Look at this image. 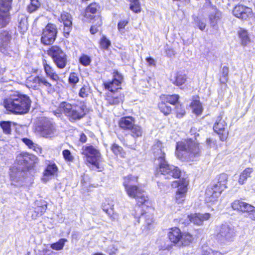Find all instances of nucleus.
<instances>
[{
	"label": "nucleus",
	"mask_w": 255,
	"mask_h": 255,
	"mask_svg": "<svg viewBox=\"0 0 255 255\" xmlns=\"http://www.w3.org/2000/svg\"><path fill=\"white\" fill-rule=\"evenodd\" d=\"M26 83L30 88H32L34 89H39V76L29 77L26 80Z\"/></svg>",
	"instance_id": "nucleus-31"
},
{
	"label": "nucleus",
	"mask_w": 255,
	"mask_h": 255,
	"mask_svg": "<svg viewBox=\"0 0 255 255\" xmlns=\"http://www.w3.org/2000/svg\"><path fill=\"white\" fill-rule=\"evenodd\" d=\"M228 176L225 173L219 175L218 182L209 186L205 193V200L208 203H214L217 201L222 192L227 188Z\"/></svg>",
	"instance_id": "nucleus-7"
},
{
	"label": "nucleus",
	"mask_w": 255,
	"mask_h": 255,
	"mask_svg": "<svg viewBox=\"0 0 255 255\" xmlns=\"http://www.w3.org/2000/svg\"><path fill=\"white\" fill-rule=\"evenodd\" d=\"M81 150L82 154L86 157L87 161L99 169V163L102 161L99 151L92 145L83 146Z\"/></svg>",
	"instance_id": "nucleus-9"
},
{
	"label": "nucleus",
	"mask_w": 255,
	"mask_h": 255,
	"mask_svg": "<svg viewBox=\"0 0 255 255\" xmlns=\"http://www.w3.org/2000/svg\"><path fill=\"white\" fill-rule=\"evenodd\" d=\"M107 251L110 255H114L116 253L117 248H115L114 246H109L108 248Z\"/></svg>",
	"instance_id": "nucleus-58"
},
{
	"label": "nucleus",
	"mask_w": 255,
	"mask_h": 255,
	"mask_svg": "<svg viewBox=\"0 0 255 255\" xmlns=\"http://www.w3.org/2000/svg\"><path fill=\"white\" fill-rule=\"evenodd\" d=\"M229 73V68L227 66H224L222 69V74L225 81L227 80V77Z\"/></svg>",
	"instance_id": "nucleus-57"
},
{
	"label": "nucleus",
	"mask_w": 255,
	"mask_h": 255,
	"mask_svg": "<svg viewBox=\"0 0 255 255\" xmlns=\"http://www.w3.org/2000/svg\"><path fill=\"white\" fill-rule=\"evenodd\" d=\"M167 103L161 101L158 104V108L165 115H169L171 112V108L166 105Z\"/></svg>",
	"instance_id": "nucleus-38"
},
{
	"label": "nucleus",
	"mask_w": 255,
	"mask_h": 255,
	"mask_svg": "<svg viewBox=\"0 0 255 255\" xmlns=\"http://www.w3.org/2000/svg\"><path fill=\"white\" fill-rule=\"evenodd\" d=\"M57 35L56 26L53 24H48L43 29L41 41L44 45L52 44L55 40Z\"/></svg>",
	"instance_id": "nucleus-14"
},
{
	"label": "nucleus",
	"mask_w": 255,
	"mask_h": 255,
	"mask_svg": "<svg viewBox=\"0 0 255 255\" xmlns=\"http://www.w3.org/2000/svg\"><path fill=\"white\" fill-rule=\"evenodd\" d=\"M210 217L211 215L209 213H195L188 216L190 222L197 225H202L204 221L208 220Z\"/></svg>",
	"instance_id": "nucleus-20"
},
{
	"label": "nucleus",
	"mask_w": 255,
	"mask_h": 255,
	"mask_svg": "<svg viewBox=\"0 0 255 255\" xmlns=\"http://www.w3.org/2000/svg\"><path fill=\"white\" fill-rule=\"evenodd\" d=\"M11 38L8 32L3 31L0 33V51L6 54L8 49V43Z\"/></svg>",
	"instance_id": "nucleus-19"
},
{
	"label": "nucleus",
	"mask_w": 255,
	"mask_h": 255,
	"mask_svg": "<svg viewBox=\"0 0 255 255\" xmlns=\"http://www.w3.org/2000/svg\"><path fill=\"white\" fill-rule=\"evenodd\" d=\"M203 255H223L220 252L213 251L212 250H210L209 252H206Z\"/></svg>",
	"instance_id": "nucleus-61"
},
{
	"label": "nucleus",
	"mask_w": 255,
	"mask_h": 255,
	"mask_svg": "<svg viewBox=\"0 0 255 255\" xmlns=\"http://www.w3.org/2000/svg\"><path fill=\"white\" fill-rule=\"evenodd\" d=\"M177 110V117L178 118H181L182 117L185 113V110L184 109H182L181 108V106H180L179 108L178 107H177L176 108Z\"/></svg>",
	"instance_id": "nucleus-59"
},
{
	"label": "nucleus",
	"mask_w": 255,
	"mask_h": 255,
	"mask_svg": "<svg viewBox=\"0 0 255 255\" xmlns=\"http://www.w3.org/2000/svg\"><path fill=\"white\" fill-rule=\"evenodd\" d=\"M188 181L185 179H182L179 182L174 181L172 183V186L174 188H178L176 192L175 200L177 203H182L185 198L187 191Z\"/></svg>",
	"instance_id": "nucleus-15"
},
{
	"label": "nucleus",
	"mask_w": 255,
	"mask_h": 255,
	"mask_svg": "<svg viewBox=\"0 0 255 255\" xmlns=\"http://www.w3.org/2000/svg\"><path fill=\"white\" fill-rule=\"evenodd\" d=\"M253 172V169L252 168H246L240 174L238 182L240 184H244L247 178L251 176V174Z\"/></svg>",
	"instance_id": "nucleus-28"
},
{
	"label": "nucleus",
	"mask_w": 255,
	"mask_h": 255,
	"mask_svg": "<svg viewBox=\"0 0 255 255\" xmlns=\"http://www.w3.org/2000/svg\"><path fill=\"white\" fill-rule=\"evenodd\" d=\"M47 209L46 205H44L38 207L36 208L35 212L37 213V216H41L46 211Z\"/></svg>",
	"instance_id": "nucleus-54"
},
{
	"label": "nucleus",
	"mask_w": 255,
	"mask_h": 255,
	"mask_svg": "<svg viewBox=\"0 0 255 255\" xmlns=\"http://www.w3.org/2000/svg\"><path fill=\"white\" fill-rule=\"evenodd\" d=\"M130 134L133 137H137L141 136L142 134V129L141 127L138 125H133V126L129 130Z\"/></svg>",
	"instance_id": "nucleus-33"
},
{
	"label": "nucleus",
	"mask_w": 255,
	"mask_h": 255,
	"mask_svg": "<svg viewBox=\"0 0 255 255\" xmlns=\"http://www.w3.org/2000/svg\"><path fill=\"white\" fill-rule=\"evenodd\" d=\"M0 126L2 129L3 132L6 134H10L11 132V122L3 121L0 123Z\"/></svg>",
	"instance_id": "nucleus-37"
},
{
	"label": "nucleus",
	"mask_w": 255,
	"mask_h": 255,
	"mask_svg": "<svg viewBox=\"0 0 255 255\" xmlns=\"http://www.w3.org/2000/svg\"><path fill=\"white\" fill-rule=\"evenodd\" d=\"M100 44L101 49H107L111 45V41L106 36H103L101 39Z\"/></svg>",
	"instance_id": "nucleus-45"
},
{
	"label": "nucleus",
	"mask_w": 255,
	"mask_h": 255,
	"mask_svg": "<svg viewBox=\"0 0 255 255\" xmlns=\"http://www.w3.org/2000/svg\"><path fill=\"white\" fill-rule=\"evenodd\" d=\"M114 79L111 82L104 83L106 89L109 90L111 93L120 88V85L123 81L122 76L117 71L114 72Z\"/></svg>",
	"instance_id": "nucleus-18"
},
{
	"label": "nucleus",
	"mask_w": 255,
	"mask_h": 255,
	"mask_svg": "<svg viewBox=\"0 0 255 255\" xmlns=\"http://www.w3.org/2000/svg\"><path fill=\"white\" fill-rule=\"evenodd\" d=\"M18 27L21 32L27 29L28 23L27 17L24 14H20L18 17Z\"/></svg>",
	"instance_id": "nucleus-30"
},
{
	"label": "nucleus",
	"mask_w": 255,
	"mask_h": 255,
	"mask_svg": "<svg viewBox=\"0 0 255 255\" xmlns=\"http://www.w3.org/2000/svg\"><path fill=\"white\" fill-rule=\"evenodd\" d=\"M191 107L193 112L197 115H200L203 111V108L201 103L198 100H195L191 104Z\"/></svg>",
	"instance_id": "nucleus-32"
},
{
	"label": "nucleus",
	"mask_w": 255,
	"mask_h": 255,
	"mask_svg": "<svg viewBox=\"0 0 255 255\" xmlns=\"http://www.w3.org/2000/svg\"><path fill=\"white\" fill-rule=\"evenodd\" d=\"M40 130L43 136L48 137L53 134L55 129L52 124L50 121L46 120L43 122Z\"/></svg>",
	"instance_id": "nucleus-22"
},
{
	"label": "nucleus",
	"mask_w": 255,
	"mask_h": 255,
	"mask_svg": "<svg viewBox=\"0 0 255 255\" xmlns=\"http://www.w3.org/2000/svg\"><path fill=\"white\" fill-rule=\"evenodd\" d=\"M240 37L242 39V44L246 45L249 42V38L246 31H243L240 34Z\"/></svg>",
	"instance_id": "nucleus-53"
},
{
	"label": "nucleus",
	"mask_w": 255,
	"mask_h": 255,
	"mask_svg": "<svg viewBox=\"0 0 255 255\" xmlns=\"http://www.w3.org/2000/svg\"><path fill=\"white\" fill-rule=\"evenodd\" d=\"M152 150L155 160L158 162L159 166L156 169L157 173H160L165 179L179 178L181 172L178 167L167 163L165 160L164 147L162 143L157 141L152 146Z\"/></svg>",
	"instance_id": "nucleus-1"
},
{
	"label": "nucleus",
	"mask_w": 255,
	"mask_h": 255,
	"mask_svg": "<svg viewBox=\"0 0 255 255\" xmlns=\"http://www.w3.org/2000/svg\"><path fill=\"white\" fill-rule=\"evenodd\" d=\"M62 154L65 160L69 162H72L74 160V157L72 155L70 150L65 149L62 151Z\"/></svg>",
	"instance_id": "nucleus-48"
},
{
	"label": "nucleus",
	"mask_w": 255,
	"mask_h": 255,
	"mask_svg": "<svg viewBox=\"0 0 255 255\" xmlns=\"http://www.w3.org/2000/svg\"><path fill=\"white\" fill-rule=\"evenodd\" d=\"M86 106L82 104L81 106L71 105L67 102L61 103L58 107V111L60 112H55V115L60 117L63 113L71 122H74L82 118L85 115V110Z\"/></svg>",
	"instance_id": "nucleus-4"
},
{
	"label": "nucleus",
	"mask_w": 255,
	"mask_h": 255,
	"mask_svg": "<svg viewBox=\"0 0 255 255\" xmlns=\"http://www.w3.org/2000/svg\"><path fill=\"white\" fill-rule=\"evenodd\" d=\"M166 54L168 57H172L175 55L174 51L171 48L166 49Z\"/></svg>",
	"instance_id": "nucleus-62"
},
{
	"label": "nucleus",
	"mask_w": 255,
	"mask_h": 255,
	"mask_svg": "<svg viewBox=\"0 0 255 255\" xmlns=\"http://www.w3.org/2000/svg\"><path fill=\"white\" fill-rule=\"evenodd\" d=\"M179 96L178 95H162L160 97V100L165 103H168L172 105H175L178 101Z\"/></svg>",
	"instance_id": "nucleus-27"
},
{
	"label": "nucleus",
	"mask_w": 255,
	"mask_h": 255,
	"mask_svg": "<svg viewBox=\"0 0 255 255\" xmlns=\"http://www.w3.org/2000/svg\"><path fill=\"white\" fill-rule=\"evenodd\" d=\"M227 124L223 119L222 115L219 116L213 126L214 131L217 132L222 141L226 140L228 136V131L226 129Z\"/></svg>",
	"instance_id": "nucleus-16"
},
{
	"label": "nucleus",
	"mask_w": 255,
	"mask_h": 255,
	"mask_svg": "<svg viewBox=\"0 0 255 255\" xmlns=\"http://www.w3.org/2000/svg\"><path fill=\"white\" fill-rule=\"evenodd\" d=\"M234 227L227 224H222L217 233V238L221 242L232 241L235 236Z\"/></svg>",
	"instance_id": "nucleus-11"
},
{
	"label": "nucleus",
	"mask_w": 255,
	"mask_h": 255,
	"mask_svg": "<svg viewBox=\"0 0 255 255\" xmlns=\"http://www.w3.org/2000/svg\"><path fill=\"white\" fill-rule=\"evenodd\" d=\"M135 208V217L140 220H144L147 226L151 225L153 222L152 216L150 214L143 213L142 207L139 205H137Z\"/></svg>",
	"instance_id": "nucleus-23"
},
{
	"label": "nucleus",
	"mask_w": 255,
	"mask_h": 255,
	"mask_svg": "<svg viewBox=\"0 0 255 255\" xmlns=\"http://www.w3.org/2000/svg\"><path fill=\"white\" fill-rule=\"evenodd\" d=\"M194 20L197 26L201 30H203L205 29L206 24L203 20L199 19L198 17H194Z\"/></svg>",
	"instance_id": "nucleus-50"
},
{
	"label": "nucleus",
	"mask_w": 255,
	"mask_h": 255,
	"mask_svg": "<svg viewBox=\"0 0 255 255\" xmlns=\"http://www.w3.org/2000/svg\"><path fill=\"white\" fill-rule=\"evenodd\" d=\"M35 156L27 152H21L17 155L16 161L19 166H13L10 169L9 176L12 184L15 186L22 185L23 171L28 165L35 162Z\"/></svg>",
	"instance_id": "nucleus-2"
},
{
	"label": "nucleus",
	"mask_w": 255,
	"mask_h": 255,
	"mask_svg": "<svg viewBox=\"0 0 255 255\" xmlns=\"http://www.w3.org/2000/svg\"><path fill=\"white\" fill-rule=\"evenodd\" d=\"M137 178L133 176L125 177L124 186L127 194L130 197L135 198L138 203L143 205L148 200L144 191L134 184L137 182Z\"/></svg>",
	"instance_id": "nucleus-5"
},
{
	"label": "nucleus",
	"mask_w": 255,
	"mask_h": 255,
	"mask_svg": "<svg viewBox=\"0 0 255 255\" xmlns=\"http://www.w3.org/2000/svg\"><path fill=\"white\" fill-rule=\"evenodd\" d=\"M108 207L105 203L102 204V208L104 212L109 215H111L113 212V205L108 204Z\"/></svg>",
	"instance_id": "nucleus-52"
},
{
	"label": "nucleus",
	"mask_w": 255,
	"mask_h": 255,
	"mask_svg": "<svg viewBox=\"0 0 255 255\" xmlns=\"http://www.w3.org/2000/svg\"><path fill=\"white\" fill-rule=\"evenodd\" d=\"M206 144L208 147H211L213 145L216 144V141L213 140L211 138H207L206 141Z\"/></svg>",
	"instance_id": "nucleus-60"
},
{
	"label": "nucleus",
	"mask_w": 255,
	"mask_h": 255,
	"mask_svg": "<svg viewBox=\"0 0 255 255\" xmlns=\"http://www.w3.org/2000/svg\"><path fill=\"white\" fill-rule=\"evenodd\" d=\"M233 14L237 17L242 19H247L253 14L252 9L242 4H238L235 6L233 10Z\"/></svg>",
	"instance_id": "nucleus-17"
},
{
	"label": "nucleus",
	"mask_w": 255,
	"mask_h": 255,
	"mask_svg": "<svg viewBox=\"0 0 255 255\" xmlns=\"http://www.w3.org/2000/svg\"><path fill=\"white\" fill-rule=\"evenodd\" d=\"M176 149L179 151L184 152L185 157L190 160L199 156L201 151L199 143L196 139L191 138L177 142Z\"/></svg>",
	"instance_id": "nucleus-6"
},
{
	"label": "nucleus",
	"mask_w": 255,
	"mask_h": 255,
	"mask_svg": "<svg viewBox=\"0 0 255 255\" xmlns=\"http://www.w3.org/2000/svg\"><path fill=\"white\" fill-rule=\"evenodd\" d=\"M130 9L135 13L141 11V6L139 0H130Z\"/></svg>",
	"instance_id": "nucleus-36"
},
{
	"label": "nucleus",
	"mask_w": 255,
	"mask_h": 255,
	"mask_svg": "<svg viewBox=\"0 0 255 255\" xmlns=\"http://www.w3.org/2000/svg\"><path fill=\"white\" fill-rule=\"evenodd\" d=\"M95 21H97L96 23L92 25L90 29V32L93 34L97 32L99 30L98 28L100 27L102 24V20L99 16L95 18Z\"/></svg>",
	"instance_id": "nucleus-43"
},
{
	"label": "nucleus",
	"mask_w": 255,
	"mask_h": 255,
	"mask_svg": "<svg viewBox=\"0 0 255 255\" xmlns=\"http://www.w3.org/2000/svg\"><path fill=\"white\" fill-rule=\"evenodd\" d=\"M134 124V119L132 117H123L119 121L120 128L125 130H129Z\"/></svg>",
	"instance_id": "nucleus-24"
},
{
	"label": "nucleus",
	"mask_w": 255,
	"mask_h": 255,
	"mask_svg": "<svg viewBox=\"0 0 255 255\" xmlns=\"http://www.w3.org/2000/svg\"><path fill=\"white\" fill-rule=\"evenodd\" d=\"M47 53L58 68L63 69L66 66L67 56L60 47L53 46L47 51Z\"/></svg>",
	"instance_id": "nucleus-10"
},
{
	"label": "nucleus",
	"mask_w": 255,
	"mask_h": 255,
	"mask_svg": "<svg viewBox=\"0 0 255 255\" xmlns=\"http://www.w3.org/2000/svg\"><path fill=\"white\" fill-rule=\"evenodd\" d=\"M169 240L178 247L189 246L194 240V238L188 233H182L178 228H172L168 233Z\"/></svg>",
	"instance_id": "nucleus-8"
},
{
	"label": "nucleus",
	"mask_w": 255,
	"mask_h": 255,
	"mask_svg": "<svg viewBox=\"0 0 255 255\" xmlns=\"http://www.w3.org/2000/svg\"><path fill=\"white\" fill-rule=\"evenodd\" d=\"M12 0H0V28L5 27L10 21L9 10Z\"/></svg>",
	"instance_id": "nucleus-13"
},
{
	"label": "nucleus",
	"mask_w": 255,
	"mask_h": 255,
	"mask_svg": "<svg viewBox=\"0 0 255 255\" xmlns=\"http://www.w3.org/2000/svg\"><path fill=\"white\" fill-rule=\"evenodd\" d=\"M61 18L64 25H72V17L70 14L67 12H63L61 15Z\"/></svg>",
	"instance_id": "nucleus-42"
},
{
	"label": "nucleus",
	"mask_w": 255,
	"mask_h": 255,
	"mask_svg": "<svg viewBox=\"0 0 255 255\" xmlns=\"http://www.w3.org/2000/svg\"><path fill=\"white\" fill-rule=\"evenodd\" d=\"M22 140L29 148L32 149L36 153H41V148L38 145L34 143L31 140L27 138H23L22 139Z\"/></svg>",
	"instance_id": "nucleus-29"
},
{
	"label": "nucleus",
	"mask_w": 255,
	"mask_h": 255,
	"mask_svg": "<svg viewBox=\"0 0 255 255\" xmlns=\"http://www.w3.org/2000/svg\"><path fill=\"white\" fill-rule=\"evenodd\" d=\"M72 29V25H64L63 33L64 36L67 38L70 34V32Z\"/></svg>",
	"instance_id": "nucleus-56"
},
{
	"label": "nucleus",
	"mask_w": 255,
	"mask_h": 255,
	"mask_svg": "<svg viewBox=\"0 0 255 255\" xmlns=\"http://www.w3.org/2000/svg\"><path fill=\"white\" fill-rule=\"evenodd\" d=\"M79 61L83 65L87 66L91 62V59L88 56L84 54L80 58Z\"/></svg>",
	"instance_id": "nucleus-49"
},
{
	"label": "nucleus",
	"mask_w": 255,
	"mask_h": 255,
	"mask_svg": "<svg viewBox=\"0 0 255 255\" xmlns=\"http://www.w3.org/2000/svg\"><path fill=\"white\" fill-rule=\"evenodd\" d=\"M58 171V168L55 163H50L45 168L42 180L46 182L54 176Z\"/></svg>",
	"instance_id": "nucleus-21"
},
{
	"label": "nucleus",
	"mask_w": 255,
	"mask_h": 255,
	"mask_svg": "<svg viewBox=\"0 0 255 255\" xmlns=\"http://www.w3.org/2000/svg\"><path fill=\"white\" fill-rule=\"evenodd\" d=\"M186 81V77L185 75L181 73H177L173 84L177 86H180L185 83Z\"/></svg>",
	"instance_id": "nucleus-40"
},
{
	"label": "nucleus",
	"mask_w": 255,
	"mask_h": 255,
	"mask_svg": "<svg viewBox=\"0 0 255 255\" xmlns=\"http://www.w3.org/2000/svg\"><path fill=\"white\" fill-rule=\"evenodd\" d=\"M99 8V5L96 3H91L86 8L85 16L86 17H89V16H91L89 14L90 13L92 14H95L97 12V10Z\"/></svg>",
	"instance_id": "nucleus-34"
},
{
	"label": "nucleus",
	"mask_w": 255,
	"mask_h": 255,
	"mask_svg": "<svg viewBox=\"0 0 255 255\" xmlns=\"http://www.w3.org/2000/svg\"><path fill=\"white\" fill-rule=\"evenodd\" d=\"M42 63L46 75L52 80L57 81L59 79V76L54 71L53 68L47 63V61L45 59L43 60Z\"/></svg>",
	"instance_id": "nucleus-25"
},
{
	"label": "nucleus",
	"mask_w": 255,
	"mask_h": 255,
	"mask_svg": "<svg viewBox=\"0 0 255 255\" xmlns=\"http://www.w3.org/2000/svg\"><path fill=\"white\" fill-rule=\"evenodd\" d=\"M39 88H44L46 89H51L52 88L51 84L47 81V80L43 76H39Z\"/></svg>",
	"instance_id": "nucleus-41"
},
{
	"label": "nucleus",
	"mask_w": 255,
	"mask_h": 255,
	"mask_svg": "<svg viewBox=\"0 0 255 255\" xmlns=\"http://www.w3.org/2000/svg\"><path fill=\"white\" fill-rule=\"evenodd\" d=\"M90 93V88L88 86L84 85L80 91L79 95L81 98L87 97Z\"/></svg>",
	"instance_id": "nucleus-46"
},
{
	"label": "nucleus",
	"mask_w": 255,
	"mask_h": 255,
	"mask_svg": "<svg viewBox=\"0 0 255 255\" xmlns=\"http://www.w3.org/2000/svg\"><path fill=\"white\" fill-rule=\"evenodd\" d=\"M146 61L147 62L148 64L150 66H155V61L151 57L147 58L146 59Z\"/></svg>",
	"instance_id": "nucleus-63"
},
{
	"label": "nucleus",
	"mask_w": 255,
	"mask_h": 255,
	"mask_svg": "<svg viewBox=\"0 0 255 255\" xmlns=\"http://www.w3.org/2000/svg\"><path fill=\"white\" fill-rule=\"evenodd\" d=\"M79 81L78 74L76 73H72L69 77V82L70 84L75 85Z\"/></svg>",
	"instance_id": "nucleus-47"
},
{
	"label": "nucleus",
	"mask_w": 255,
	"mask_h": 255,
	"mask_svg": "<svg viewBox=\"0 0 255 255\" xmlns=\"http://www.w3.org/2000/svg\"><path fill=\"white\" fill-rule=\"evenodd\" d=\"M128 21L127 20H121L118 23V28L119 31L121 33L124 32V30L125 29V27L128 24Z\"/></svg>",
	"instance_id": "nucleus-51"
},
{
	"label": "nucleus",
	"mask_w": 255,
	"mask_h": 255,
	"mask_svg": "<svg viewBox=\"0 0 255 255\" xmlns=\"http://www.w3.org/2000/svg\"><path fill=\"white\" fill-rule=\"evenodd\" d=\"M80 141L82 142H85L87 141V136L84 133H82L80 135Z\"/></svg>",
	"instance_id": "nucleus-64"
},
{
	"label": "nucleus",
	"mask_w": 255,
	"mask_h": 255,
	"mask_svg": "<svg viewBox=\"0 0 255 255\" xmlns=\"http://www.w3.org/2000/svg\"><path fill=\"white\" fill-rule=\"evenodd\" d=\"M67 242V240L66 239H61L56 243L52 244L50 247L55 250H60L63 249L65 243Z\"/></svg>",
	"instance_id": "nucleus-39"
},
{
	"label": "nucleus",
	"mask_w": 255,
	"mask_h": 255,
	"mask_svg": "<svg viewBox=\"0 0 255 255\" xmlns=\"http://www.w3.org/2000/svg\"><path fill=\"white\" fill-rule=\"evenodd\" d=\"M31 3L28 6L27 9L29 12H32L39 7L40 3L38 0H30Z\"/></svg>",
	"instance_id": "nucleus-44"
},
{
	"label": "nucleus",
	"mask_w": 255,
	"mask_h": 255,
	"mask_svg": "<svg viewBox=\"0 0 255 255\" xmlns=\"http://www.w3.org/2000/svg\"><path fill=\"white\" fill-rule=\"evenodd\" d=\"M3 105L6 110L11 113L23 115L29 111L31 100L25 95L14 94L4 100Z\"/></svg>",
	"instance_id": "nucleus-3"
},
{
	"label": "nucleus",
	"mask_w": 255,
	"mask_h": 255,
	"mask_svg": "<svg viewBox=\"0 0 255 255\" xmlns=\"http://www.w3.org/2000/svg\"><path fill=\"white\" fill-rule=\"evenodd\" d=\"M231 206L233 210L247 213L248 218L255 221V207L239 200L234 201Z\"/></svg>",
	"instance_id": "nucleus-12"
},
{
	"label": "nucleus",
	"mask_w": 255,
	"mask_h": 255,
	"mask_svg": "<svg viewBox=\"0 0 255 255\" xmlns=\"http://www.w3.org/2000/svg\"><path fill=\"white\" fill-rule=\"evenodd\" d=\"M221 16V13L218 10H215L210 15V20L212 26H215L218 21L220 19Z\"/></svg>",
	"instance_id": "nucleus-35"
},
{
	"label": "nucleus",
	"mask_w": 255,
	"mask_h": 255,
	"mask_svg": "<svg viewBox=\"0 0 255 255\" xmlns=\"http://www.w3.org/2000/svg\"><path fill=\"white\" fill-rule=\"evenodd\" d=\"M123 96L121 95L110 93L107 94L106 100L111 105H117L123 101Z\"/></svg>",
	"instance_id": "nucleus-26"
},
{
	"label": "nucleus",
	"mask_w": 255,
	"mask_h": 255,
	"mask_svg": "<svg viewBox=\"0 0 255 255\" xmlns=\"http://www.w3.org/2000/svg\"><path fill=\"white\" fill-rule=\"evenodd\" d=\"M112 150L116 154L118 155L121 153L123 148L118 144L114 143L112 146Z\"/></svg>",
	"instance_id": "nucleus-55"
}]
</instances>
